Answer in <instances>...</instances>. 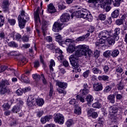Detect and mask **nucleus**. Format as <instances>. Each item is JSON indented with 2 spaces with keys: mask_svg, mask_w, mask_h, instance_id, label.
Returning a JSON list of instances; mask_svg holds the SVG:
<instances>
[{
  "mask_svg": "<svg viewBox=\"0 0 127 127\" xmlns=\"http://www.w3.org/2000/svg\"><path fill=\"white\" fill-rule=\"evenodd\" d=\"M74 112L75 115H81V114H82V110L81 107L78 105H76L74 107Z\"/></svg>",
  "mask_w": 127,
  "mask_h": 127,
  "instance_id": "5701e85b",
  "label": "nucleus"
},
{
  "mask_svg": "<svg viewBox=\"0 0 127 127\" xmlns=\"http://www.w3.org/2000/svg\"><path fill=\"white\" fill-rule=\"evenodd\" d=\"M48 11L49 13H54V12H56V9H55V7L53 5V3H50L49 4Z\"/></svg>",
  "mask_w": 127,
  "mask_h": 127,
  "instance_id": "ddd939ff",
  "label": "nucleus"
},
{
  "mask_svg": "<svg viewBox=\"0 0 127 127\" xmlns=\"http://www.w3.org/2000/svg\"><path fill=\"white\" fill-rule=\"evenodd\" d=\"M16 125H17V122L16 121V119H14L11 122L9 126L10 127H16Z\"/></svg>",
  "mask_w": 127,
  "mask_h": 127,
  "instance_id": "de8ad7c7",
  "label": "nucleus"
},
{
  "mask_svg": "<svg viewBox=\"0 0 127 127\" xmlns=\"http://www.w3.org/2000/svg\"><path fill=\"white\" fill-rule=\"evenodd\" d=\"M55 122L60 124V125H63L64 124V117L62 114L58 113L55 117Z\"/></svg>",
  "mask_w": 127,
  "mask_h": 127,
  "instance_id": "423d86ee",
  "label": "nucleus"
},
{
  "mask_svg": "<svg viewBox=\"0 0 127 127\" xmlns=\"http://www.w3.org/2000/svg\"><path fill=\"white\" fill-rule=\"evenodd\" d=\"M75 49H76V48H75V46L70 44L68 46V48L66 49L67 52L69 53H73L74 51H75Z\"/></svg>",
  "mask_w": 127,
  "mask_h": 127,
  "instance_id": "a878e982",
  "label": "nucleus"
},
{
  "mask_svg": "<svg viewBox=\"0 0 127 127\" xmlns=\"http://www.w3.org/2000/svg\"><path fill=\"white\" fill-rule=\"evenodd\" d=\"M34 18L36 23H40V18H39V7H38L34 14Z\"/></svg>",
  "mask_w": 127,
  "mask_h": 127,
  "instance_id": "9b49d317",
  "label": "nucleus"
},
{
  "mask_svg": "<svg viewBox=\"0 0 127 127\" xmlns=\"http://www.w3.org/2000/svg\"><path fill=\"white\" fill-rule=\"evenodd\" d=\"M4 23V18H3V16L0 15V26H2V25H3Z\"/></svg>",
  "mask_w": 127,
  "mask_h": 127,
  "instance_id": "5fc2aeb1",
  "label": "nucleus"
},
{
  "mask_svg": "<svg viewBox=\"0 0 127 127\" xmlns=\"http://www.w3.org/2000/svg\"><path fill=\"white\" fill-rule=\"evenodd\" d=\"M56 47V45L54 43L50 44L47 45V48L50 49L51 50H53Z\"/></svg>",
  "mask_w": 127,
  "mask_h": 127,
  "instance_id": "79ce46f5",
  "label": "nucleus"
},
{
  "mask_svg": "<svg viewBox=\"0 0 127 127\" xmlns=\"http://www.w3.org/2000/svg\"><path fill=\"white\" fill-rule=\"evenodd\" d=\"M112 31L108 32V31L105 30L100 32L98 34L99 38H102L103 39H108L109 36H111Z\"/></svg>",
  "mask_w": 127,
  "mask_h": 127,
  "instance_id": "39448f33",
  "label": "nucleus"
},
{
  "mask_svg": "<svg viewBox=\"0 0 127 127\" xmlns=\"http://www.w3.org/2000/svg\"><path fill=\"white\" fill-rule=\"evenodd\" d=\"M120 30H121V29L119 28H116L114 30L115 33L113 36L116 41H118L119 39H120V38L119 37V34H120Z\"/></svg>",
  "mask_w": 127,
  "mask_h": 127,
  "instance_id": "dca6fc26",
  "label": "nucleus"
},
{
  "mask_svg": "<svg viewBox=\"0 0 127 127\" xmlns=\"http://www.w3.org/2000/svg\"><path fill=\"white\" fill-rule=\"evenodd\" d=\"M111 90H112V87H111V86H107L105 87L104 92H105L106 93H108V92H110Z\"/></svg>",
  "mask_w": 127,
  "mask_h": 127,
  "instance_id": "69168bd1",
  "label": "nucleus"
},
{
  "mask_svg": "<svg viewBox=\"0 0 127 127\" xmlns=\"http://www.w3.org/2000/svg\"><path fill=\"white\" fill-rule=\"evenodd\" d=\"M72 125H73V121L71 119L67 120L66 122V127H70Z\"/></svg>",
  "mask_w": 127,
  "mask_h": 127,
  "instance_id": "3c124183",
  "label": "nucleus"
},
{
  "mask_svg": "<svg viewBox=\"0 0 127 127\" xmlns=\"http://www.w3.org/2000/svg\"><path fill=\"white\" fill-rule=\"evenodd\" d=\"M93 112H95V109L93 108H90L89 110L87 111V115H88V116H91L92 114L94 113Z\"/></svg>",
  "mask_w": 127,
  "mask_h": 127,
  "instance_id": "680f3d73",
  "label": "nucleus"
},
{
  "mask_svg": "<svg viewBox=\"0 0 127 127\" xmlns=\"http://www.w3.org/2000/svg\"><path fill=\"white\" fill-rule=\"evenodd\" d=\"M116 71L117 72V73H122L123 72V68H122V66H119L116 70Z\"/></svg>",
  "mask_w": 127,
  "mask_h": 127,
  "instance_id": "338daca9",
  "label": "nucleus"
},
{
  "mask_svg": "<svg viewBox=\"0 0 127 127\" xmlns=\"http://www.w3.org/2000/svg\"><path fill=\"white\" fill-rule=\"evenodd\" d=\"M58 6L59 9L62 10V9H65L66 8V3L64 1H60L59 3H58Z\"/></svg>",
  "mask_w": 127,
  "mask_h": 127,
  "instance_id": "412c9836",
  "label": "nucleus"
},
{
  "mask_svg": "<svg viewBox=\"0 0 127 127\" xmlns=\"http://www.w3.org/2000/svg\"><path fill=\"white\" fill-rule=\"evenodd\" d=\"M35 102L38 107H42L44 105V100L42 98L35 99Z\"/></svg>",
  "mask_w": 127,
  "mask_h": 127,
  "instance_id": "a211bd4d",
  "label": "nucleus"
},
{
  "mask_svg": "<svg viewBox=\"0 0 127 127\" xmlns=\"http://www.w3.org/2000/svg\"><path fill=\"white\" fill-rule=\"evenodd\" d=\"M20 109H21V106L19 105H16L12 108V112H13V113H18V112L20 111Z\"/></svg>",
  "mask_w": 127,
  "mask_h": 127,
  "instance_id": "393cba45",
  "label": "nucleus"
},
{
  "mask_svg": "<svg viewBox=\"0 0 127 127\" xmlns=\"http://www.w3.org/2000/svg\"><path fill=\"white\" fill-rule=\"evenodd\" d=\"M93 87L94 91L99 92V91H102L103 90V85L102 83H95L93 84Z\"/></svg>",
  "mask_w": 127,
  "mask_h": 127,
  "instance_id": "9d476101",
  "label": "nucleus"
},
{
  "mask_svg": "<svg viewBox=\"0 0 127 127\" xmlns=\"http://www.w3.org/2000/svg\"><path fill=\"white\" fill-rule=\"evenodd\" d=\"M123 1L124 0H112V2L114 6H120L121 2Z\"/></svg>",
  "mask_w": 127,
  "mask_h": 127,
  "instance_id": "c756f323",
  "label": "nucleus"
},
{
  "mask_svg": "<svg viewBox=\"0 0 127 127\" xmlns=\"http://www.w3.org/2000/svg\"><path fill=\"white\" fill-rule=\"evenodd\" d=\"M29 20V17L25 15V11L22 10L18 17V24L20 28H24L25 24Z\"/></svg>",
  "mask_w": 127,
  "mask_h": 127,
  "instance_id": "f03ea898",
  "label": "nucleus"
},
{
  "mask_svg": "<svg viewBox=\"0 0 127 127\" xmlns=\"http://www.w3.org/2000/svg\"><path fill=\"white\" fill-rule=\"evenodd\" d=\"M119 15H120V10L118 9H115L111 13V16L113 18H117V17H119Z\"/></svg>",
  "mask_w": 127,
  "mask_h": 127,
  "instance_id": "aec40b11",
  "label": "nucleus"
},
{
  "mask_svg": "<svg viewBox=\"0 0 127 127\" xmlns=\"http://www.w3.org/2000/svg\"><path fill=\"white\" fill-rule=\"evenodd\" d=\"M48 23H49V22L45 20L43 21L42 23V29L43 30H46V28H47V25H48Z\"/></svg>",
  "mask_w": 127,
  "mask_h": 127,
  "instance_id": "e433bc0d",
  "label": "nucleus"
},
{
  "mask_svg": "<svg viewBox=\"0 0 127 127\" xmlns=\"http://www.w3.org/2000/svg\"><path fill=\"white\" fill-rule=\"evenodd\" d=\"M8 45L10 47H15V48H16V47H18V45H17V44L15 43V42L13 41L9 42L8 44Z\"/></svg>",
  "mask_w": 127,
  "mask_h": 127,
  "instance_id": "37998d69",
  "label": "nucleus"
},
{
  "mask_svg": "<svg viewBox=\"0 0 127 127\" xmlns=\"http://www.w3.org/2000/svg\"><path fill=\"white\" fill-rule=\"evenodd\" d=\"M29 37L27 35L23 36L22 37V40L24 42H28Z\"/></svg>",
  "mask_w": 127,
  "mask_h": 127,
  "instance_id": "052dcab7",
  "label": "nucleus"
},
{
  "mask_svg": "<svg viewBox=\"0 0 127 127\" xmlns=\"http://www.w3.org/2000/svg\"><path fill=\"white\" fill-rule=\"evenodd\" d=\"M92 107L96 109H100L101 108V104L98 102H95L92 104Z\"/></svg>",
  "mask_w": 127,
  "mask_h": 127,
  "instance_id": "a18cd8bd",
  "label": "nucleus"
},
{
  "mask_svg": "<svg viewBox=\"0 0 127 127\" xmlns=\"http://www.w3.org/2000/svg\"><path fill=\"white\" fill-rule=\"evenodd\" d=\"M103 56L106 58L110 57V56H112V51H106L104 53Z\"/></svg>",
  "mask_w": 127,
  "mask_h": 127,
  "instance_id": "ea45409f",
  "label": "nucleus"
},
{
  "mask_svg": "<svg viewBox=\"0 0 127 127\" xmlns=\"http://www.w3.org/2000/svg\"><path fill=\"white\" fill-rule=\"evenodd\" d=\"M18 60H19V63H20L21 64H22V65H24L25 64H26V63H27V62H28V61H27V60L24 58V57H23V56H22L21 54L20 55V56H19V58L17 59Z\"/></svg>",
  "mask_w": 127,
  "mask_h": 127,
  "instance_id": "f8f14e48",
  "label": "nucleus"
},
{
  "mask_svg": "<svg viewBox=\"0 0 127 127\" xmlns=\"http://www.w3.org/2000/svg\"><path fill=\"white\" fill-rule=\"evenodd\" d=\"M57 91L59 94H64V95H66L67 92L60 88H58Z\"/></svg>",
  "mask_w": 127,
  "mask_h": 127,
  "instance_id": "e2e57ef3",
  "label": "nucleus"
},
{
  "mask_svg": "<svg viewBox=\"0 0 127 127\" xmlns=\"http://www.w3.org/2000/svg\"><path fill=\"white\" fill-rule=\"evenodd\" d=\"M78 17H82L88 21H92L93 20V16L90 11L86 9H82L77 12Z\"/></svg>",
  "mask_w": 127,
  "mask_h": 127,
  "instance_id": "7ed1b4c3",
  "label": "nucleus"
},
{
  "mask_svg": "<svg viewBox=\"0 0 127 127\" xmlns=\"http://www.w3.org/2000/svg\"><path fill=\"white\" fill-rule=\"evenodd\" d=\"M62 25L63 24L58 22H55L53 25V31H54V32H59V31L62 30Z\"/></svg>",
  "mask_w": 127,
  "mask_h": 127,
  "instance_id": "0eeeda50",
  "label": "nucleus"
},
{
  "mask_svg": "<svg viewBox=\"0 0 127 127\" xmlns=\"http://www.w3.org/2000/svg\"><path fill=\"white\" fill-rule=\"evenodd\" d=\"M119 54H120V51H119V50H114L113 51H111V56L113 57H117Z\"/></svg>",
  "mask_w": 127,
  "mask_h": 127,
  "instance_id": "c9c22d12",
  "label": "nucleus"
},
{
  "mask_svg": "<svg viewBox=\"0 0 127 127\" xmlns=\"http://www.w3.org/2000/svg\"><path fill=\"white\" fill-rule=\"evenodd\" d=\"M2 7L4 11H6V10H7V9H8V0H4L3 1V3L2 5Z\"/></svg>",
  "mask_w": 127,
  "mask_h": 127,
  "instance_id": "b1692460",
  "label": "nucleus"
},
{
  "mask_svg": "<svg viewBox=\"0 0 127 127\" xmlns=\"http://www.w3.org/2000/svg\"><path fill=\"white\" fill-rule=\"evenodd\" d=\"M27 104L29 107H33V106H35L36 102L35 101L34 97H28Z\"/></svg>",
  "mask_w": 127,
  "mask_h": 127,
  "instance_id": "1a4fd4ad",
  "label": "nucleus"
},
{
  "mask_svg": "<svg viewBox=\"0 0 127 127\" xmlns=\"http://www.w3.org/2000/svg\"><path fill=\"white\" fill-rule=\"evenodd\" d=\"M8 22H9L11 25H14V24H15V20L14 19L8 18Z\"/></svg>",
  "mask_w": 127,
  "mask_h": 127,
  "instance_id": "603ef678",
  "label": "nucleus"
},
{
  "mask_svg": "<svg viewBox=\"0 0 127 127\" xmlns=\"http://www.w3.org/2000/svg\"><path fill=\"white\" fill-rule=\"evenodd\" d=\"M69 104L70 105H73V106H74V107H76V106H78V102L76 101V100H75L74 99H71V100L69 101Z\"/></svg>",
  "mask_w": 127,
  "mask_h": 127,
  "instance_id": "49530a36",
  "label": "nucleus"
},
{
  "mask_svg": "<svg viewBox=\"0 0 127 127\" xmlns=\"http://www.w3.org/2000/svg\"><path fill=\"white\" fill-rule=\"evenodd\" d=\"M56 39H57V41H58L60 45H62L63 43L64 42V41H62V36L60 34L56 36Z\"/></svg>",
  "mask_w": 127,
  "mask_h": 127,
  "instance_id": "c85d7f7f",
  "label": "nucleus"
},
{
  "mask_svg": "<svg viewBox=\"0 0 127 127\" xmlns=\"http://www.w3.org/2000/svg\"><path fill=\"white\" fill-rule=\"evenodd\" d=\"M93 53L90 47L87 45H79L76 47V51L74 55L69 56V60L73 69L79 68V57L81 56H92Z\"/></svg>",
  "mask_w": 127,
  "mask_h": 127,
  "instance_id": "f257e3e1",
  "label": "nucleus"
},
{
  "mask_svg": "<svg viewBox=\"0 0 127 127\" xmlns=\"http://www.w3.org/2000/svg\"><path fill=\"white\" fill-rule=\"evenodd\" d=\"M7 69V66H5L4 65H2L0 67V73H1V72H3L4 71H5Z\"/></svg>",
  "mask_w": 127,
  "mask_h": 127,
  "instance_id": "0e129e2a",
  "label": "nucleus"
},
{
  "mask_svg": "<svg viewBox=\"0 0 127 127\" xmlns=\"http://www.w3.org/2000/svg\"><path fill=\"white\" fill-rule=\"evenodd\" d=\"M50 71L51 72H53V71L54 70V69H53V67H54V66H55V62H54V61H53V60H51L50 62Z\"/></svg>",
  "mask_w": 127,
  "mask_h": 127,
  "instance_id": "2f4dec72",
  "label": "nucleus"
},
{
  "mask_svg": "<svg viewBox=\"0 0 127 127\" xmlns=\"http://www.w3.org/2000/svg\"><path fill=\"white\" fill-rule=\"evenodd\" d=\"M53 118V117L51 115L46 116L41 119V122L43 124H45L46 122H49Z\"/></svg>",
  "mask_w": 127,
  "mask_h": 127,
  "instance_id": "2eb2a0df",
  "label": "nucleus"
},
{
  "mask_svg": "<svg viewBox=\"0 0 127 127\" xmlns=\"http://www.w3.org/2000/svg\"><path fill=\"white\" fill-rule=\"evenodd\" d=\"M21 39V35H20V34H19V33H17L15 35L14 37V39H15V40H19V39Z\"/></svg>",
  "mask_w": 127,
  "mask_h": 127,
  "instance_id": "6e6d98bb",
  "label": "nucleus"
},
{
  "mask_svg": "<svg viewBox=\"0 0 127 127\" xmlns=\"http://www.w3.org/2000/svg\"><path fill=\"white\" fill-rule=\"evenodd\" d=\"M56 85L62 89H65V88H67V83L66 82H62L59 81L57 82Z\"/></svg>",
  "mask_w": 127,
  "mask_h": 127,
  "instance_id": "f3484780",
  "label": "nucleus"
},
{
  "mask_svg": "<svg viewBox=\"0 0 127 127\" xmlns=\"http://www.w3.org/2000/svg\"><path fill=\"white\" fill-rule=\"evenodd\" d=\"M89 34H86L84 36H80L76 39L77 41H84L88 36H89Z\"/></svg>",
  "mask_w": 127,
  "mask_h": 127,
  "instance_id": "4c0bfd02",
  "label": "nucleus"
},
{
  "mask_svg": "<svg viewBox=\"0 0 127 127\" xmlns=\"http://www.w3.org/2000/svg\"><path fill=\"white\" fill-rule=\"evenodd\" d=\"M20 80L22 82H23L24 83H26L27 84L29 83V78H28V77L24 74H22V75H21Z\"/></svg>",
  "mask_w": 127,
  "mask_h": 127,
  "instance_id": "4be33fe9",
  "label": "nucleus"
},
{
  "mask_svg": "<svg viewBox=\"0 0 127 127\" xmlns=\"http://www.w3.org/2000/svg\"><path fill=\"white\" fill-rule=\"evenodd\" d=\"M92 73H93V74H101L102 70H101L98 67H93L92 68Z\"/></svg>",
  "mask_w": 127,
  "mask_h": 127,
  "instance_id": "f704fd0d",
  "label": "nucleus"
},
{
  "mask_svg": "<svg viewBox=\"0 0 127 127\" xmlns=\"http://www.w3.org/2000/svg\"><path fill=\"white\" fill-rule=\"evenodd\" d=\"M23 92V89L21 88H19L16 91V94L17 96H21L22 95Z\"/></svg>",
  "mask_w": 127,
  "mask_h": 127,
  "instance_id": "09e8293b",
  "label": "nucleus"
},
{
  "mask_svg": "<svg viewBox=\"0 0 127 127\" xmlns=\"http://www.w3.org/2000/svg\"><path fill=\"white\" fill-rule=\"evenodd\" d=\"M116 41H117V40L115 39V37L112 36V35L107 38V42L109 43V45H114Z\"/></svg>",
  "mask_w": 127,
  "mask_h": 127,
  "instance_id": "4468645a",
  "label": "nucleus"
},
{
  "mask_svg": "<svg viewBox=\"0 0 127 127\" xmlns=\"http://www.w3.org/2000/svg\"><path fill=\"white\" fill-rule=\"evenodd\" d=\"M106 39L100 38V39L95 43L96 46H100L101 45H102V46H104L105 45V43H106Z\"/></svg>",
  "mask_w": 127,
  "mask_h": 127,
  "instance_id": "6ab92c4d",
  "label": "nucleus"
},
{
  "mask_svg": "<svg viewBox=\"0 0 127 127\" xmlns=\"http://www.w3.org/2000/svg\"><path fill=\"white\" fill-rule=\"evenodd\" d=\"M89 92L90 91H89V89L87 88H84L82 91V94H83V95H87L89 94Z\"/></svg>",
  "mask_w": 127,
  "mask_h": 127,
  "instance_id": "bf43d9fd",
  "label": "nucleus"
},
{
  "mask_svg": "<svg viewBox=\"0 0 127 127\" xmlns=\"http://www.w3.org/2000/svg\"><path fill=\"white\" fill-rule=\"evenodd\" d=\"M99 19L100 20H105L106 19V15L104 14H100L99 15Z\"/></svg>",
  "mask_w": 127,
  "mask_h": 127,
  "instance_id": "13d9d810",
  "label": "nucleus"
},
{
  "mask_svg": "<svg viewBox=\"0 0 127 127\" xmlns=\"http://www.w3.org/2000/svg\"><path fill=\"white\" fill-rule=\"evenodd\" d=\"M109 112L112 115L117 114V113H118V108L110 107L109 109Z\"/></svg>",
  "mask_w": 127,
  "mask_h": 127,
  "instance_id": "cd10ccee",
  "label": "nucleus"
},
{
  "mask_svg": "<svg viewBox=\"0 0 127 127\" xmlns=\"http://www.w3.org/2000/svg\"><path fill=\"white\" fill-rule=\"evenodd\" d=\"M32 77L33 79H34V80H35V81H36L37 82H38V81L40 80L41 78L40 75L37 74L36 73L33 74Z\"/></svg>",
  "mask_w": 127,
  "mask_h": 127,
  "instance_id": "a19ab883",
  "label": "nucleus"
},
{
  "mask_svg": "<svg viewBox=\"0 0 127 127\" xmlns=\"http://www.w3.org/2000/svg\"><path fill=\"white\" fill-rule=\"evenodd\" d=\"M53 95V85L52 84H50V92L49 94V97L50 99H51V97H52Z\"/></svg>",
  "mask_w": 127,
  "mask_h": 127,
  "instance_id": "c03bdc74",
  "label": "nucleus"
},
{
  "mask_svg": "<svg viewBox=\"0 0 127 127\" xmlns=\"http://www.w3.org/2000/svg\"><path fill=\"white\" fill-rule=\"evenodd\" d=\"M2 108H3L5 110H8V109L10 108V105L8 104V103H4L2 105Z\"/></svg>",
  "mask_w": 127,
  "mask_h": 127,
  "instance_id": "864d4df0",
  "label": "nucleus"
},
{
  "mask_svg": "<svg viewBox=\"0 0 127 127\" xmlns=\"http://www.w3.org/2000/svg\"><path fill=\"white\" fill-rule=\"evenodd\" d=\"M85 100L87 102V104L89 105L93 101H94V98L93 97V96L88 95L86 96Z\"/></svg>",
  "mask_w": 127,
  "mask_h": 127,
  "instance_id": "bb28decb",
  "label": "nucleus"
},
{
  "mask_svg": "<svg viewBox=\"0 0 127 127\" xmlns=\"http://www.w3.org/2000/svg\"><path fill=\"white\" fill-rule=\"evenodd\" d=\"M117 89L119 91H122L124 89V83L123 82L120 81L119 83L117 85Z\"/></svg>",
  "mask_w": 127,
  "mask_h": 127,
  "instance_id": "58836bf2",
  "label": "nucleus"
},
{
  "mask_svg": "<svg viewBox=\"0 0 127 127\" xmlns=\"http://www.w3.org/2000/svg\"><path fill=\"white\" fill-rule=\"evenodd\" d=\"M109 78V76L107 75H100L98 76V79H99L100 81H102V80L103 81H108Z\"/></svg>",
  "mask_w": 127,
  "mask_h": 127,
  "instance_id": "72a5a7b5",
  "label": "nucleus"
},
{
  "mask_svg": "<svg viewBox=\"0 0 127 127\" xmlns=\"http://www.w3.org/2000/svg\"><path fill=\"white\" fill-rule=\"evenodd\" d=\"M116 23L117 25H122L124 23V19H119L116 20Z\"/></svg>",
  "mask_w": 127,
  "mask_h": 127,
  "instance_id": "8fccbe9b",
  "label": "nucleus"
},
{
  "mask_svg": "<svg viewBox=\"0 0 127 127\" xmlns=\"http://www.w3.org/2000/svg\"><path fill=\"white\" fill-rule=\"evenodd\" d=\"M60 18L62 22H67V21H69V19H70V15L67 13H65L63 14L61 16Z\"/></svg>",
  "mask_w": 127,
  "mask_h": 127,
  "instance_id": "6e6552de",
  "label": "nucleus"
},
{
  "mask_svg": "<svg viewBox=\"0 0 127 127\" xmlns=\"http://www.w3.org/2000/svg\"><path fill=\"white\" fill-rule=\"evenodd\" d=\"M90 74V70L88 69L83 73V76L84 78H87Z\"/></svg>",
  "mask_w": 127,
  "mask_h": 127,
  "instance_id": "4d7b16f0",
  "label": "nucleus"
},
{
  "mask_svg": "<svg viewBox=\"0 0 127 127\" xmlns=\"http://www.w3.org/2000/svg\"><path fill=\"white\" fill-rule=\"evenodd\" d=\"M9 55H11V56H15L17 59L18 58H19V56H20V54L18 52L16 51H11Z\"/></svg>",
  "mask_w": 127,
  "mask_h": 127,
  "instance_id": "7c9ffc66",
  "label": "nucleus"
},
{
  "mask_svg": "<svg viewBox=\"0 0 127 127\" xmlns=\"http://www.w3.org/2000/svg\"><path fill=\"white\" fill-rule=\"evenodd\" d=\"M5 85H9L8 81L6 80H2L1 82H0V88H1L0 90L1 95H4L6 92H7V91H10L9 88L5 87Z\"/></svg>",
  "mask_w": 127,
  "mask_h": 127,
  "instance_id": "20e7f679",
  "label": "nucleus"
},
{
  "mask_svg": "<svg viewBox=\"0 0 127 127\" xmlns=\"http://www.w3.org/2000/svg\"><path fill=\"white\" fill-rule=\"evenodd\" d=\"M43 111H40L37 113V117L41 118L42 115H43Z\"/></svg>",
  "mask_w": 127,
  "mask_h": 127,
  "instance_id": "774afa93",
  "label": "nucleus"
},
{
  "mask_svg": "<svg viewBox=\"0 0 127 127\" xmlns=\"http://www.w3.org/2000/svg\"><path fill=\"white\" fill-rule=\"evenodd\" d=\"M108 100L112 103V104H115V95H110L108 96Z\"/></svg>",
  "mask_w": 127,
  "mask_h": 127,
  "instance_id": "473e14b6",
  "label": "nucleus"
}]
</instances>
